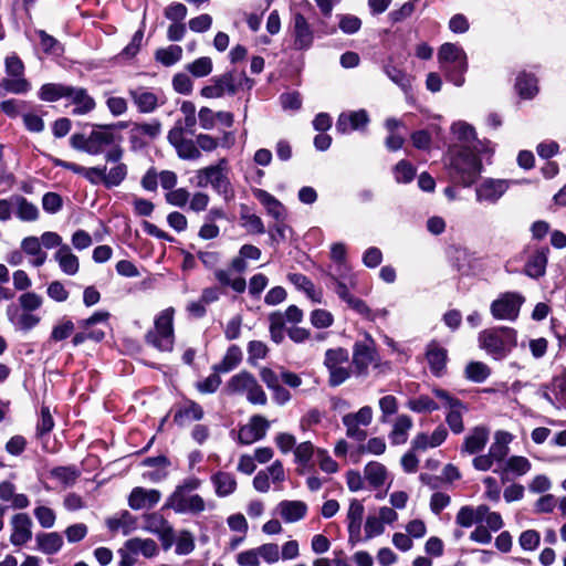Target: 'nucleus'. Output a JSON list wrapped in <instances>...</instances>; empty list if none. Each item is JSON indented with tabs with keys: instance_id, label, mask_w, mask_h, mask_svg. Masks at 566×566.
<instances>
[{
	"instance_id": "f257e3e1",
	"label": "nucleus",
	"mask_w": 566,
	"mask_h": 566,
	"mask_svg": "<svg viewBox=\"0 0 566 566\" xmlns=\"http://www.w3.org/2000/svg\"><path fill=\"white\" fill-rule=\"evenodd\" d=\"M480 153L469 147L453 148L449 165L450 176L463 187L475 182L482 171V163L478 157Z\"/></svg>"
},
{
	"instance_id": "f03ea898",
	"label": "nucleus",
	"mask_w": 566,
	"mask_h": 566,
	"mask_svg": "<svg viewBox=\"0 0 566 566\" xmlns=\"http://www.w3.org/2000/svg\"><path fill=\"white\" fill-rule=\"evenodd\" d=\"M438 63L447 81L460 87L464 84L468 71V55L462 46L455 43H443L438 50Z\"/></svg>"
},
{
	"instance_id": "7ed1b4c3",
	"label": "nucleus",
	"mask_w": 566,
	"mask_h": 566,
	"mask_svg": "<svg viewBox=\"0 0 566 566\" xmlns=\"http://www.w3.org/2000/svg\"><path fill=\"white\" fill-rule=\"evenodd\" d=\"M123 155L120 146L108 150L104 156L105 165L94 167V170L90 171L93 176L92 185H104L108 189L119 186L128 174L127 165L122 161Z\"/></svg>"
},
{
	"instance_id": "20e7f679",
	"label": "nucleus",
	"mask_w": 566,
	"mask_h": 566,
	"mask_svg": "<svg viewBox=\"0 0 566 566\" xmlns=\"http://www.w3.org/2000/svg\"><path fill=\"white\" fill-rule=\"evenodd\" d=\"M254 82L244 72L228 71L210 80V83L200 91L202 97L220 98L224 95H234L240 90H251Z\"/></svg>"
},
{
	"instance_id": "39448f33",
	"label": "nucleus",
	"mask_w": 566,
	"mask_h": 566,
	"mask_svg": "<svg viewBox=\"0 0 566 566\" xmlns=\"http://www.w3.org/2000/svg\"><path fill=\"white\" fill-rule=\"evenodd\" d=\"M479 345L494 359L505 358L516 346V332L510 327L489 328L479 334Z\"/></svg>"
},
{
	"instance_id": "423d86ee",
	"label": "nucleus",
	"mask_w": 566,
	"mask_h": 566,
	"mask_svg": "<svg viewBox=\"0 0 566 566\" xmlns=\"http://www.w3.org/2000/svg\"><path fill=\"white\" fill-rule=\"evenodd\" d=\"M334 280L336 283L335 293L348 305L349 308L355 311L357 314L371 322L376 321L377 318L385 319L389 315V311L387 308L373 311L365 301L354 296L350 293V290L357 287L356 275H349L347 282L336 277H334Z\"/></svg>"
},
{
	"instance_id": "0eeeda50",
	"label": "nucleus",
	"mask_w": 566,
	"mask_h": 566,
	"mask_svg": "<svg viewBox=\"0 0 566 566\" xmlns=\"http://www.w3.org/2000/svg\"><path fill=\"white\" fill-rule=\"evenodd\" d=\"M226 390L230 395L245 396L252 405L264 406L268 402L266 394L256 378L245 370L232 376L227 382Z\"/></svg>"
},
{
	"instance_id": "6e6552de",
	"label": "nucleus",
	"mask_w": 566,
	"mask_h": 566,
	"mask_svg": "<svg viewBox=\"0 0 566 566\" xmlns=\"http://www.w3.org/2000/svg\"><path fill=\"white\" fill-rule=\"evenodd\" d=\"M174 315L172 307L161 311L155 318L154 329L146 334L147 343L161 352H170L174 347Z\"/></svg>"
},
{
	"instance_id": "1a4fd4ad",
	"label": "nucleus",
	"mask_w": 566,
	"mask_h": 566,
	"mask_svg": "<svg viewBox=\"0 0 566 566\" xmlns=\"http://www.w3.org/2000/svg\"><path fill=\"white\" fill-rule=\"evenodd\" d=\"M197 185H210L218 193L228 200L233 196L231 182L228 177V161L223 158L217 165H211L197 171Z\"/></svg>"
},
{
	"instance_id": "9d476101",
	"label": "nucleus",
	"mask_w": 566,
	"mask_h": 566,
	"mask_svg": "<svg viewBox=\"0 0 566 566\" xmlns=\"http://www.w3.org/2000/svg\"><path fill=\"white\" fill-rule=\"evenodd\" d=\"M348 360L349 354L345 348L337 347L325 352L324 366L328 370V384L332 387L344 384L350 377Z\"/></svg>"
},
{
	"instance_id": "9b49d317",
	"label": "nucleus",
	"mask_w": 566,
	"mask_h": 566,
	"mask_svg": "<svg viewBox=\"0 0 566 566\" xmlns=\"http://www.w3.org/2000/svg\"><path fill=\"white\" fill-rule=\"evenodd\" d=\"M379 357L374 338L366 333L363 340L353 346V366L356 376H367L369 366H378Z\"/></svg>"
},
{
	"instance_id": "f8f14e48",
	"label": "nucleus",
	"mask_w": 566,
	"mask_h": 566,
	"mask_svg": "<svg viewBox=\"0 0 566 566\" xmlns=\"http://www.w3.org/2000/svg\"><path fill=\"white\" fill-rule=\"evenodd\" d=\"M18 301V305L8 307L9 318L19 329L30 331L35 324V294L23 293Z\"/></svg>"
},
{
	"instance_id": "ddd939ff",
	"label": "nucleus",
	"mask_w": 566,
	"mask_h": 566,
	"mask_svg": "<svg viewBox=\"0 0 566 566\" xmlns=\"http://www.w3.org/2000/svg\"><path fill=\"white\" fill-rule=\"evenodd\" d=\"M163 509L172 510L177 514L199 515L206 510V502L199 494L174 491Z\"/></svg>"
},
{
	"instance_id": "4468645a",
	"label": "nucleus",
	"mask_w": 566,
	"mask_h": 566,
	"mask_svg": "<svg viewBox=\"0 0 566 566\" xmlns=\"http://www.w3.org/2000/svg\"><path fill=\"white\" fill-rule=\"evenodd\" d=\"M142 521V528L158 536L164 549L167 551L172 546L175 542L174 527L160 512L146 513Z\"/></svg>"
},
{
	"instance_id": "2eb2a0df",
	"label": "nucleus",
	"mask_w": 566,
	"mask_h": 566,
	"mask_svg": "<svg viewBox=\"0 0 566 566\" xmlns=\"http://www.w3.org/2000/svg\"><path fill=\"white\" fill-rule=\"evenodd\" d=\"M525 298L518 293L506 292L491 303L490 311L495 319L515 321Z\"/></svg>"
},
{
	"instance_id": "dca6fc26",
	"label": "nucleus",
	"mask_w": 566,
	"mask_h": 566,
	"mask_svg": "<svg viewBox=\"0 0 566 566\" xmlns=\"http://www.w3.org/2000/svg\"><path fill=\"white\" fill-rule=\"evenodd\" d=\"M512 181L507 179L485 178L475 187V200L479 203L495 205L509 190Z\"/></svg>"
},
{
	"instance_id": "f3484780",
	"label": "nucleus",
	"mask_w": 566,
	"mask_h": 566,
	"mask_svg": "<svg viewBox=\"0 0 566 566\" xmlns=\"http://www.w3.org/2000/svg\"><path fill=\"white\" fill-rule=\"evenodd\" d=\"M168 142L175 147L177 155L181 159L196 160L201 157V151L197 147L196 140L185 138L182 127L175 126L168 133Z\"/></svg>"
},
{
	"instance_id": "a211bd4d",
	"label": "nucleus",
	"mask_w": 566,
	"mask_h": 566,
	"mask_svg": "<svg viewBox=\"0 0 566 566\" xmlns=\"http://www.w3.org/2000/svg\"><path fill=\"white\" fill-rule=\"evenodd\" d=\"M161 133V124L157 119L148 123H134L129 130V142L134 148L144 147L150 139Z\"/></svg>"
},
{
	"instance_id": "6ab92c4d",
	"label": "nucleus",
	"mask_w": 566,
	"mask_h": 566,
	"mask_svg": "<svg viewBox=\"0 0 566 566\" xmlns=\"http://www.w3.org/2000/svg\"><path fill=\"white\" fill-rule=\"evenodd\" d=\"M270 428V422L260 415L252 416L249 422L239 430V441L242 444H251L261 440Z\"/></svg>"
},
{
	"instance_id": "aec40b11",
	"label": "nucleus",
	"mask_w": 566,
	"mask_h": 566,
	"mask_svg": "<svg viewBox=\"0 0 566 566\" xmlns=\"http://www.w3.org/2000/svg\"><path fill=\"white\" fill-rule=\"evenodd\" d=\"M161 499L160 491L156 489L134 488L128 496V505L132 510H149L156 506Z\"/></svg>"
},
{
	"instance_id": "412c9836",
	"label": "nucleus",
	"mask_w": 566,
	"mask_h": 566,
	"mask_svg": "<svg viewBox=\"0 0 566 566\" xmlns=\"http://www.w3.org/2000/svg\"><path fill=\"white\" fill-rule=\"evenodd\" d=\"M451 132L457 140L463 144L462 147H469L478 153H489L490 148L482 142L476 140L473 126L465 122H457L452 125Z\"/></svg>"
},
{
	"instance_id": "4be33fe9",
	"label": "nucleus",
	"mask_w": 566,
	"mask_h": 566,
	"mask_svg": "<svg viewBox=\"0 0 566 566\" xmlns=\"http://www.w3.org/2000/svg\"><path fill=\"white\" fill-rule=\"evenodd\" d=\"M369 122L365 109L342 113L336 123V129L340 134H348L353 130L364 128Z\"/></svg>"
},
{
	"instance_id": "5701e85b",
	"label": "nucleus",
	"mask_w": 566,
	"mask_h": 566,
	"mask_svg": "<svg viewBox=\"0 0 566 566\" xmlns=\"http://www.w3.org/2000/svg\"><path fill=\"white\" fill-rule=\"evenodd\" d=\"M489 437L490 431L486 427L478 426L473 428L464 438L461 452L475 454L482 451L489 441Z\"/></svg>"
},
{
	"instance_id": "b1692460",
	"label": "nucleus",
	"mask_w": 566,
	"mask_h": 566,
	"mask_svg": "<svg viewBox=\"0 0 566 566\" xmlns=\"http://www.w3.org/2000/svg\"><path fill=\"white\" fill-rule=\"evenodd\" d=\"M364 505L358 500L354 499L349 503L347 511L349 542L355 544L360 539L361 522L364 516Z\"/></svg>"
},
{
	"instance_id": "393cba45",
	"label": "nucleus",
	"mask_w": 566,
	"mask_h": 566,
	"mask_svg": "<svg viewBox=\"0 0 566 566\" xmlns=\"http://www.w3.org/2000/svg\"><path fill=\"white\" fill-rule=\"evenodd\" d=\"M210 481L218 497H228L232 495L238 488L234 474L226 471H217L211 475Z\"/></svg>"
},
{
	"instance_id": "a878e982",
	"label": "nucleus",
	"mask_w": 566,
	"mask_h": 566,
	"mask_svg": "<svg viewBox=\"0 0 566 566\" xmlns=\"http://www.w3.org/2000/svg\"><path fill=\"white\" fill-rule=\"evenodd\" d=\"M66 97L70 98L71 103L74 105L72 111L74 115H84L95 108V101L88 95L85 88L70 86V92Z\"/></svg>"
},
{
	"instance_id": "bb28decb",
	"label": "nucleus",
	"mask_w": 566,
	"mask_h": 566,
	"mask_svg": "<svg viewBox=\"0 0 566 566\" xmlns=\"http://www.w3.org/2000/svg\"><path fill=\"white\" fill-rule=\"evenodd\" d=\"M11 543L22 545L32 538V521L27 514H17L12 518Z\"/></svg>"
},
{
	"instance_id": "cd10ccee",
	"label": "nucleus",
	"mask_w": 566,
	"mask_h": 566,
	"mask_svg": "<svg viewBox=\"0 0 566 566\" xmlns=\"http://www.w3.org/2000/svg\"><path fill=\"white\" fill-rule=\"evenodd\" d=\"M128 93L140 113H151L158 106V96L145 87L133 88Z\"/></svg>"
},
{
	"instance_id": "c85d7f7f",
	"label": "nucleus",
	"mask_w": 566,
	"mask_h": 566,
	"mask_svg": "<svg viewBox=\"0 0 566 566\" xmlns=\"http://www.w3.org/2000/svg\"><path fill=\"white\" fill-rule=\"evenodd\" d=\"M277 512L286 523H295L306 515L307 505L303 501L284 500L277 504Z\"/></svg>"
},
{
	"instance_id": "c756f323",
	"label": "nucleus",
	"mask_w": 566,
	"mask_h": 566,
	"mask_svg": "<svg viewBox=\"0 0 566 566\" xmlns=\"http://www.w3.org/2000/svg\"><path fill=\"white\" fill-rule=\"evenodd\" d=\"M253 196L265 207L266 212L277 221L285 219V208L274 196L263 189H253Z\"/></svg>"
},
{
	"instance_id": "7c9ffc66",
	"label": "nucleus",
	"mask_w": 566,
	"mask_h": 566,
	"mask_svg": "<svg viewBox=\"0 0 566 566\" xmlns=\"http://www.w3.org/2000/svg\"><path fill=\"white\" fill-rule=\"evenodd\" d=\"M548 249H537L527 260L524 266V273L532 277H542L546 272Z\"/></svg>"
},
{
	"instance_id": "2f4dec72",
	"label": "nucleus",
	"mask_w": 566,
	"mask_h": 566,
	"mask_svg": "<svg viewBox=\"0 0 566 566\" xmlns=\"http://www.w3.org/2000/svg\"><path fill=\"white\" fill-rule=\"evenodd\" d=\"M115 136L108 129L93 130L87 136V154L99 155L104 151L105 147L114 144Z\"/></svg>"
},
{
	"instance_id": "473e14b6",
	"label": "nucleus",
	"mask_w": 566,
	"mask_h": 566,
	"mask_svg": "<svg viewBox=\"0 0 566 566\" xmlns=\"http://www.w3.org/2000/svg\"><path fill=\"white\" fill-rule=\"evenodd\" d=\"M54 260L59 263L62 272L67 275H74L78 272V258L72 252L67 244L61 245L54 254Z\"/></svg>"
},
{
	"instance_id": "72a5a7b5",
	"label": "nucleus",
	"mask_w": 566,
	"mask_h": 566,
	"mask_svg": "<svg viewBox=\"0 0 566 566\" xmlns=\"http://www.w3.org/2000/svg\"><path fill=\"white\" fill-rule=\"evenodd\" d=\"M38 48L52 60H57L64 54V44L45 31L38 30Z\"/></svg>"
},
{
	"instance_id": "f704fd0d",
	"label": "nucleus",
	"mask_w": 566,
	"mask_h": 566,
	"mask_svg": "<svg viewBox=\"0 0 566 566\" xmlns=\"http://www.w3.org/2000/svg\"><path fill=\"white\" fill-rule=\"evenodd\" d=\"M126 547L136 556L142 555L145 558H153L159 553L158 545L151 538H130L126 541Z\"/></svg>"
},
{
	"instance_id": "c9c22d12",
	"label": "nucleus",
	"mask_w": 566,
	"mask_h": 566,
	"mask_svg": "<svg viewBox=\"0 0 566 566\" xmlns=\"http://www.w3.org/2000/svg\"><path fill=\"white\" fill-rule=\"evenodd\" d=\"M513 436L510 432L499 430L494 433V441L489 449L491 458L496 462L503 461L509 454V444Z\"/></svg>"
},
{
	"instance_id": "e433bc0d",
	"label": "nucleus",
	"mask_w": 566,
	"mask_h": 566,
	"mask_svg": "<svg viewBox=\"0 0 566 566\" xmlns=\"http://www.w3.org/2000/svg\"><path fill=\"white\" fill-rule=\"evenodd\" d=\"M294 35L295 45L298 49H307L313 41L310 25L301 13L294 15Z\"/></svg>"
},
{
	"instance_id": "4c0bfd02",
	"label": "nucleus",
	"mask_w": 566,
	"mask_h": 566,
	"mask_svg": "<svg viewBox=\"0 0 566 566\" xmlns=\"http://www.w3.org/2000/svg\"><path fill=\"white\" fill-rule=\"evenodd\" d=\"M427 359L431 371L440 376L447 363V350L438 344H430L427 349Z\"/></svg>"
},
{
	"instance_id": "58836bf2",
	"label": "nucleus",
	"mask_w": 566,
	"mask_h": 566,
	"mask_svg": "<svg viewBox=\"0 0 566 566\" xmlns=\"http://www.w3.org/2000/svg\"><path fill=\"white\" fill-rule=\"evenodd\" d=\"M412 428V419L407 415L396 418L392 430L389 434L391 443L401 444L407 441L408 432Z\"/></svg>"
},
{
	"instance_id": "ea45409f",
	"label": "nucleus",
	"mask_w": 566,
	"mask_h": 566,
	"mask_svg": "<svg viewBox=\"0 0 566 566\" xmlns=\"http://www.w3.org/2000/svg\"><path fill=\"white\" fill-rule=\"evenodd\" d=\"M468 411L467 406L463 402H455L446 415V422L450 430L459 434L464 430L463 415Z\"/></svg>"
},
{
	"instance_id": "a19ab883",
	"label": "nucleus",
	"mask_w": 566,
	"mask_h": 566,
	"mask_svg": "<svg viewBox=\"0 0 566 566\" xmlns=\"http://www.w3.org/2000/svg\"><path fill=\"white\" fill-rule=\"evenodd\" d=\"M365 480L375 489L385 484L387 479V470L379 462H369L364 469Z\"/></svg>"
},
{
	"instance_id": "79ce46f5",
	"label": "nucleus",
	"mask_w": 566,
	"mask_h": 566,
	"mask_svg": "<svg viewBox=\"0 0 566 566\" xmlns=\"http://www.w3.org/2000/svg\"><path fill=\"white\" fill-rule=\"evenodd\" d=\"M203 417V410L200 405H198L195 401H188L184 405L182 408H180L175 417L174 420L178 424L182 426L188 421H197L202 419Z\"/></svg>"
},
{
	"instance_id": "37998d69",
	"label": "nucleus",
	"mask_w": 566,
	"mask_h": 566,
	"mask_svg": "<svg viewBox=\"0 0 566 566\" xmlns=\"http://www.w3.org/2000/svg\"><path fill=\"white\" fill-rule=\"evenodd\" d=\"M516 91L522 98H533L537 92V80L525 72L518 74L515 83Z\"/></svg>"
},
{
	"instance_id": "c03bdc74",
	"label": "nucleus",
	"mask_w": 566,
	"mask_h": 566,
	"mask_svg": "<svg viewBox=\"0 0 566 566\" xmlns=\"http://www.w3.org/2000/svg\"><path fill=\"white\" fill-rule=\"evenodd\" d=\"M242 359V352L237 345H232L228 348L222 360L213 366L216 373H228L234 369Z\"/></svg>"
},
{
	"instance_id": "a18cd8bd",
	"label": "nucleus",
	"mask_w": 566,
	"mask_h": 566,
	"mask_svg": "<svg viewBox=\"0 0 566 566\" xmlns=\"http://www.w3.org/2000/svg\"><path fill=\"white\" fill-rule=\"evenodd\" d=\"M464 375L470 381L480 384L490 377L491 368L482 361H470L464 369Z\"/></svg>"
},
{
	"instance_id": "49530a36",
	"label": "nucleus",
	"mask_w": 566,
	"mask_h": 566,
	"mask_svg": "<svg viewBox=\"0 0 566 566\" xmlns=\"http://www.w3.org/2000/svg\"><path fill=\"white\" fill-rule=\"evenodd\" d=\"M331 258L337 262L339 265H338V274H333L331 275L333 282H335L334 277L336 279H340L343 281H346L347 282V279L349 275H352L350 273L349 274H346V266L344 265V261H345V258H346V247L345 244L340 243V242H337V243H334L331 248ZM336 286V283H334V287Z\"/></svg>"
},
{
	"instance_id": "de8ad7c7",
	"label": "nucleus",
	"mask_w": 566,
	"mask_h": 566,
	"mask_svg": "<svg viewBox=\"0 0 566 566\" xmlns=\"http://www.w3.org/2000/svg\"><path fill=\"white\" fill-rule=\"evenodd\" d=\"M182 57V48L179 45H169L160 48L155 52V59L165 66H171Z\"/></svg>"
},
{
	"instance_id": "09e8293b",
	"label": "nucleus",
	"mask_w": 566,
	"mask_h": 566,
	"mask_svg": "<svg viewBox=\"0 0 566 566\" xmlns=\"http://www.w3.org/2000/svg\"><path fill=\"white\" fill-rule=\"evenodd\" d=\"M70 92V86L56 83H49L42 85L40 90L41 99L45 102H55L62 97H66Z\"/></svg>"
},
{
	"instance_id": "8fccbe9b",
	"label": "nucleus",
	"mask_w": 566,
	"mask_h": 566,
	"mask_svg": "<svg viewBox=\"0 0 566 566\" xmlns=\"http://www.w3.org/2000/svg\"><path fill=\"white\" fill-rule=\"evenodd\" d=\"M186 70L195 77H205L211 74L213 63L211 57L201 56L186 65Z\"/></svg>"
},
{
	"instance_id": "3c124183",
	"label": "nucleus",
	"mask_w": 566,
	"mask_h": 566,
	"mask_svg": "<svg viewBox=\"0 0 566 566\" xmlns=\"http://www.w3.org/2000/svg\"><path fill=\"white\" fill-rule=\"evenodd\" d=\"M63 544L62 536L57 533L38 535V547L44 553H56Z\"/></svg>"
},
{
	"instance_id": "603ef678",
	"label": "nucleus",
	"mask_w": 566,
	"mask_h": 566,
	"mask_svg": "<svg viewBox=\"0 0 566 566\" xmlns=\"http://www.w3.org/2000/svg\"><path fill=\"white\" fill-rule=\"evenodd\" d=\"M270 335L273 342L280 344L284 339L285 318L282 312H273L269 315Z\"/></svg>"
},
{
	"instance_id": "864d4df0",
	"label": "nucleus",
	"mask_w": 566,
	"mask_h": 566,
	"mask_svg": "<svg viewBox=\"0 0 566 566\" xmlns=\"http://www.w3.org/2000/svg\"><path fill=\"white\" fill-rule=\"evenodd\" d=\"M214 277L217 281L226 286H231L235 292L242 293L245 291L247 282L243 277H231L229 270L219 269L214 271Z\"/></svg>"
},
{
	"instance_id": "5fc2aeb1",
	"label": "nucleus",
	"mask_w": 566,
	"mask_h": 566,
	"mask_svg": "<svg viewBox=\"0 0 566 566\" xmlns=\"http://www.w3.org/2000/svg\"><path fill=\"white\" fill-rule=\"evenodd\" d=\"M385 74L395 83L397 84L403 92H408L411 90L412 86V80L410 76H408L405 72L397 69L394 65H386L384 67Z\"/></svg>"
},
{
	"instance_id": "6e6d98bb",
	"label": "nucleus",
	"mask_w": 566,
	"mask_h": 566,
	"mask_svg": "<svg viewBox=\"0 0 566 566\" xmlns=\"http://www.w3.org/2000/svg\"><path fill=\"white\" fill-rule=\"evenodd\" d=\"M531 470V462L525 457L513 455L504 464L502 473L513 472L516 475H524Z\"/></svg>"
},
{
	"instance_id": "4d7b16f0",
	"label": "nucleus",
	"mask_w": 566,
	"mask_h": 566,
	"mask_svg": "<svg viewBox=\"0 0 566 566\" xmlns=\"http://www.w3.org/2000/svg\"><path fill=\"white\" fill-rule=\"evenodd\" d=\"M12 203L17 216L23 221H32L35 219V208L21 196L12 197Z\"/></svg>"
},
{
	"instance_id": "13d9d810",
	"label": "nucleus",
	"mask_w": 566,
	"mask_h": 566,
	"mask_svg": "<svg viewBox=\"0 0 566 566\" xmlns=\"http://www.w3.org/2000/svg\"><path fill=\"white\" fill-rule=\"evenodd\" d=\"M31 88V84L25 78H3L0 81V95L4 92L13 94L25 93Z\"/></svg>"
},
{
	"instance_id": "bf43d9fd",
	"label": "nucleus",
	"mask_w": 566,
	"mask_h": 566,
	"mask_svg": "<svg viewBox=\"0 0 566 566\" xmlns=\"http://www.w3.org/2000/svg\"><path fill=\"white\" fill-rule=\"evenodd\" d=\"M408 408L415 412H431L439 409V406L428 396H419L410 399L407 403Z\"/></svg>"
},
{
	"instance_id": "052dcab7",
	"label": "nucleus",
	"mask_w": 566,
	"mask_h": 566,
	"mask_svg": "<svg viewBox=\"0 0 566 566\" xmlns=\"http://www.w3.org/2000/svg\"><path fill=\"white\" fill-rule=\"evenodd\" d=\"M416 175L415 167L407 160H400L394 168V176L397 182L408 184Z\"/></svg>"
},
{
	"instance_id": "680f3d73",
	"label": "nucleus",
	"mask_w": 566,
	"mask_h": 566,
	"mask_svg": "<svg viewBox=\"0 0 566 566\" xmlns=\"http://www.w3.org/2000/svg\"><path fill=\"white\" fill-rule=\"evenodd\" d=\"M51 475L64 485H72L77 480L80 473L73 467H60L51 471Z\"/></svg>"
},
{
	"instance_id": "e2e57ef3",
	"label": "nucleus",
	"mask_w": 566,
	"mask_h": 566,
	"mask_svg": "<svg viewBox=\"0 0 566 566\" xmlns=\"http://www.w3.org/2000/svg\"><path fill=\"white\" fill-rule=\"evenodd\" d=\"M195 549V538L189 531H181L176 538V554L188 555Z\"/></svg>"
},
{
	"instance_id": "0e129e2a",
	"label": "nucleus",
	"mask_w": 566,
	"mask_h": 566,
	"mask_svg": "<svg viewBox=\"0 0 566 566\" xmlns=\"http://www.w3.org/2000/svg\"><path fill=\"white\" fill-rule=\"evenodd\" d=\"M134 523V517L128 511H123L119 516L107 520V526L112 532H116L120 528L124 533L129 532V526Z\"/></svg>"
},
{
	"instance_id": "69168bd1",
	"label": "nucleus",
	"mask_w": 566,
	"mask_h": 566,
	"mask_svg": "<svg viewBox=\"0 0 566 566\" xmlns=\"http://www.w3.org/2000/svg\"><path fill=\"white\" fill-rule=\"evenodd\" d=\"M242 226L251 233L262 234L265 232L262 219L249 212L241 213Z\"/></svg>"
},
{
	"instance_id": "338daca9",
	"label": "nucleus",
	"mask_w": 566,
	"mask_h": 566,
	"mask_svg": "<svg viewBox=\"0 0 566 566\" xmlns=\"http://www.w3.org/2000/svg\"><path fill=\"white\" fill-rule=\"evenodd\" d=\"M311 323L316 328H327L333 325L334 323V316L331 312L326 310H314L311 313Z\"/></svg>"
},
{
	"instance_id": "774afa93",
	"label": "nucleus",
	"mask_w": 566,
	"mask_h": 566,
	"mask_svg": "<svg viewBox=\"0 0 566 566\" xmlns=\"http://www.w3.org/2000/svg\"><path fill=\"white\" fill-rule=\"evenodd\" d=\"M259 556L268 564H275L281 558L280 548L277 544L266 543L256 547Z\"/></svg>"
}]
</instances>
